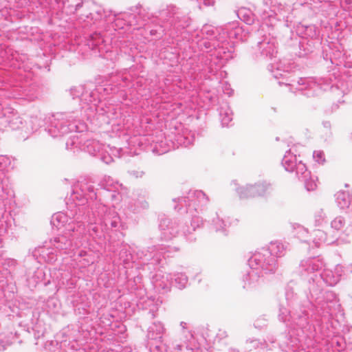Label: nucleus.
<instances>
[{
	"instance_id": "nucleus-1",
	"label": "nucleus",
	"mask_w": 352,
	"mask_h": 352,
	"mask_svg": "<svg viewBox=\"0 0 352 352\" xmlns=\"http://www.w3.org/2000/svg\"><path fill=\"white\" fill-rule=\"evenodd\" d=\"M317 188V185L315 183H311L310 184L307 185V188L308 190H315Z\"/></svg>"
},
{
	"instance_id": "nucleus-2",
	"label": "nucleus",
	"mask_w": 352,
	"mask_h": 352,
	"mask_svg": "<svg viewBox=\"0 0 352 352\" xmlns=\"http://www.w3.org/2000/svg\"><path fill=\"white\" fill-rule=\"evenodd\" d=\"M261 190L264 191L265 190V186H258V190Z\"/></svg>"
}]
</instances>
